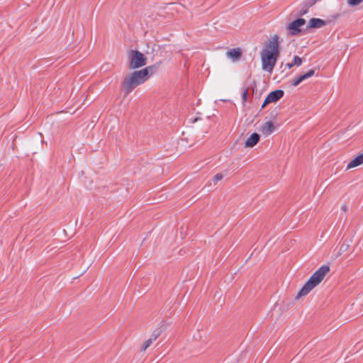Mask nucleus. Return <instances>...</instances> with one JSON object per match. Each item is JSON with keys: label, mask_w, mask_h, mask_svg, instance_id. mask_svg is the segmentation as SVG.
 <instances>
[{"label": "nucleus", "mask_w": 363, "mask_h": 363, "mask_svg": "<svg viewBox=\"0 0 363 363\" xmlns=\"http://www.w3.org/2000/svg\"><path fill=\"white\" fill-rule=\"evenodd\" d=\"M162 333V329H161L160 328H156L152 332L150 338L155 341L161 335Z\"/></svg>", "instance_id": "9b49d317"}, {"label": "nucleus", "mask_w": 363, "mask_h": 363, "mask_svg": "<svg viewBox=\"0 0 363 363\" xmlns=\"http://www.w3.org/2000/svg\"><path fill=\"white\" fill-rule=\"evenodd\" d=\"M362 2L363 0H347V4L352 6L359 5Z\"/></svg>", "instance_id": "f3484780"}, {"label": "nucleus", "mask_w": 363, "mask_h": 363, "mask_svg": "<svg viewBox=\"0 0 363 363\" xmlns=\"http://www.w3.org/2000/svg\"><path fill=\"white\" fill-rule=\"evenodd\" d=\"M301 64H302V59L300 57L296 55L294 58L292 65H296V66H300Z\"/></svg>", "instance_id": "dca6fc26"}, {"label": "nucleus", "mask_w": 363, "mask_h": 363, "mask_svg": "<svg viewBox=\"0 0 363 363\" xmlns=\"http://www.w3.org/2000/svg\"><path fill=\"white\" fill-rule=\"evenodd\" d=\"M242 55V51L240 48L230 49L226 52V56L233 62L239 61L241 59Z\"/></svg>", "instance_id": "0eeeda50"}, {"label": "nucleus", "mask_w": 363, "mask_h": 363, "mask_svg": "<svg viewBox=\"0 0 363 363\" xmlns=\"http://www.w3.org/2000/svg\"><path fill=\"white\" fill-rule=\"evenodd\" d=\"M314 74H315L314 69H310L304 74H302L301 77L303 79V80H306V79L313 77L314 75Z\"/></svg>", "instance_id": "4468645a"}, {"label": "nucleus", "mask_w": 363, "mask_h": 363, "mask_svg": "<svg viewBox=\"0 0 363 363\" xmlns=\"http://www.w3.org/2000/svg\"><path fill=\"white\" fill-rule=\"evenodd\" d=\"M262 67L264 70L272 73L279 55V38L277 35L272 36L266 44L261 53Z\"/></svg>", "instance_id": "f03ea898"}, {"label": "nucleus", "mask_w": 363, "mask_h": 363, "mask_svg": "<svg viewBox=\"0 0 363 363\" xmlns=\"http://www.w3.org/2000/svg\"><path fill=\"white\" fill-rule=\"evenodd\" d=\"M171 6H172V7H174L173 9H178V7H179V6H180L181 5H180V4H171Z\"/></svg>", "instance_id": "b1692460"}, {"label": "nucleus", "mask_w": 363, "mask_h": 363, "mask_svg": "<svg viewBox=\"0 0 363 363\" xmlns=\"http://www.w3.org/2000/svg\"><path fill=\"white\" fill-rule=\"evenodd\" d=\"M308 23H325L320 18H312L308 21Z\"/></svg>", "instance_id": "6ab92c4d"}, {"label": "nucleus", "mask_w": 363, "mask_h": 363, "mask_svg": "<svg viewBox=\"0 0 363 363\" xmlns=\"http://www.w3.org/2000/svg\"><path fill=\"white\" fill-rule=\"evenodd\" d=\"M341 210H342V211H344V212H346V211H347V206L345 204L342 205V206H341Z\"/></svg>", "instance_id": "5701e85b"}, {"label": "nucleus", "mask_w": 363, "mask_h": 363, "mask_svg": "<svg viewBox=\"0 0 363 363\" xmlns=\"http://www.w3.org/2000/svg\"><path fill=\"white\" fill-rule=\"evenodd\" d=\"M284 91L281 89H277L270 92L266 97L262 107H264L269 103L276 102L279 101L284 96Z\"/></svg>", "instance_id": "423d86ee"}, {"label": "nucleus", "mask_w": 363, "mask_h": 363, "mask_svg": "<svg viewBox=\"0 0 363 363\" xmlns=\"http://www.w3.org/2000/svg\"><path fill=\"white\" fill-rule=\"evenodd\" d=\"M223 178V174H222L218 173V174H216L214 176V177H213V182H214V183H216V182H218L220 181Z\"/></svg>", "instance_id": "a211bd4d"}, {"label": "nucleus", "mask_w": 363, "mask_h": 363, "mask_svg": "<svg viewBox=\"0 0 363 363\" xmlns=\"http://www.w3.org/2000/svg\"><path fill=\"white\" fill-rule=\"evenodd\" d=\"M157 68V65H153L141 70L134 71L126 76L122 82V86L125 94H130L135 87L146 82L156 72Z\"/></svg>", "instance_id": "f257e3e1"}, {"label": "nucleus", "mask_w": 363, "mask_h": 363, "mask_svg": "<svg viewBox=\"0 0 363 363\" xmlns=\"http://www.w3.org/2000/svg\"><path fill=\"white\" fill-rule=\"evenodd\" d=\"M289 69H291L293 66H294V65H292V62L291 63H287L286 65Z\"/></svg>", "instance_id": "393cba45"}, {"label": "nucleus", "mask_w": 363, "mask_h": 363, "mask_svg": "<svg viewBox=\"0 0 363 363\" xmlns=\"http://www.w3.org/2000/svg\"><path fill=\"white\" fill-rule=\"evenodd\" d=\"M348 247H349V245L347 244L343 243L341 245V246L340 247V250L341 252H345L348 249Z\"/></svg>", "instance_id": "412c9836"}, {"label": "nucleus", "mask_w": 363, "mask_h": 363, "mask_svg": "<svg viewBox=\"0 0 363 363\" xmlns=\"http://www.w3.org/2000/svg\"><path fill=\"white\" fill-rule=\"evenodd\" d=\"M128 58L129 68L131 69L140 68L147 63V58L142 52L138 50H129L128 52Z\"/></svg>", "instance_id": "20e7f679"}, {"label": "nucleus", "mask_w": 363, "mask_h": 363, "mask_svg": "<svg viewBox=\"0 0 363 363\" xmlns=\"http://www.w3.org/2000/svg\"><path fill=\"white\" fill-rule=\"evenodd\" d=\"M247 89H245L242 94V99L243 102H246L247 101Z\"/></svg>", "instance_id": "aec40b11"}, {"label": "nucleus", "mask_w": 363, "mask_h": 363, "mask_svg": "<svg viewBox=\"0 0 363 363\" xmlns=\"http://www.w3.org/2000/svg\"><path fill=\"white\" fill-rule=\"evenodd\" d=\"M362 164H363V152L362 154L358 155L354 159H353L348 163V164L347 166V169L354 168V167L361 165Z\"/></svg>", "instance_id": "9d476101"}, {"label": "nucleus", "mask_w": 363, "mask_h": 363, "mask_svg": "<svg viewBox=\"0 0 363 363\" xmlns=\"http://www.w3.org/2000/svg\"><path fill=\"white\" fill-rule=\"evenodd\" d=\"M291 23H306V20L302 18H298L295 20H293Z\"/></svg>", "instance_id": "4be33fe9"}, {"label": "nucleus", "mask_w": 363, "mask_h": 363, "mask_svg": "<svg viewBox=\"0 0 363 363\" xmlns=\"http://www.w3.org/2000/svg\"><path fill=\"white\" fill-rule=\"evenodd\" d=\"M314 74H315L314 69H310L304 74H302L301 77L303 79V80H306V79L313 77L314 75Z\"/></svg>", "instance_id": "ddd939ff"}, {"label": "nucleus", "mask_w": 363, "mask_h": 363, "mask_svg": "<svg viewBox=\"0 0 363 363\" xmlns=\"http://www.w3.org/2000/svg\"><path fill=\"white\" fill-rule=\"evenodd\" d=\"M305 24H289L287 30L291 35H303L309 32L311 28H319L324 24H308L305 29L301 27Z\"/></svg>", "instance_id": "39448f33"}, {"label": "nucleus", "mask_w": 363, "mask_h": 363, "mask_svg": "<svg viewBox=\"0 0 363 363\" xmlns=\"http://www.w3.org/2000/svg\"><path fill=\"white\" fill-rule=\"evenodd\" d=\"M330 269L328 265H323L316 270L298 292L295 299L298 300L302 296H306L323 280Z\"/></svg>", "instance_id": "7ed1b4c3"}, {"label": "nucleus", "mask_w": 363, "mask_h": 363, "mask_svg": "<svg viewBox=\"0 0 363 363\" xmlns=\"http://www.w3.org/2000/svg\"><path fill=\"white\" fill-rule=\"evenodd\" d=\"M303 80V79L302 78L301 75H300L299 77H298L296 79H293L291 84L293 86H297L301 82H302Z\"/></svg>", "instance_id": "2eb2a0df"}, {"label": "nucleus", "mask_w": 363, "mask_h": 363, "mask_svg": "<svg viewBox=\"0 0 363 363\" xmlns=\"http://www.w3.org/2000/svg\"><path fill=\"white\" fill-rule=\"evenodd\" d=\"M153 341H154L153 340H152L151 338H149L145 342H144V343L141 347V351L145 352L152 345Z\"/></svg>", "instance_id": "f8f14e48"}, {"label": "nucleus", "mask_w": 363, "mask_h": 363, "mask_svg": "<svg viewBox=\"0 0 363 363\" xmlns=\"http://www.w3.org/2000/svg\"><path fill=\"white\" fill-rule=\"evenodd\" d=\"M275 129L276 126L272 121H267L260 127L259 130L264 135L268 136L272 134Z\"/></svg>", "instance_id": "6e6552de"}, {"label": "nucleus", "mask_w": 363, "mask_h": 363, "mask_svg": "<svg viewBox=\"0 0 363 363\" xmlns=\"http://www.w3.org/2000/svg\"><path fill=\"white\" fill-rule=\"evenodd\" d=\"M260 136L258 133H252L247 139L245 140V147H253L255 145L258 143L259 141Z\"/></svg>", "instance_id": "1a4fd4ad"}]
</instances>
